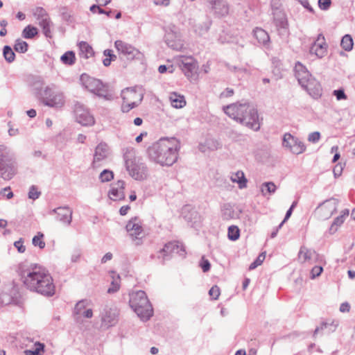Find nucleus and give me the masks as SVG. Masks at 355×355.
Listing matches in <instances>:
<instances>
[{"mask_svg":"<svg viewBox=\"0 0 355 355\" xmlns=\"http://www.w3.org/2000/svg\"><path fill=\"white\" fill-rule=\"evenodd\" d=\"M343 49L347 51H350L353 49L354 42L350 35H345L343 37L340 42Z\"/></svg>","mask_w":355,"mask_h":355,"instance_id":"obj_38","label":"nucleus"},{"mask_svg":"<svg viewBox=\"0 0 355 355\" xmlns=\"http://www.w3.org/2000/svg\"><path fill=\"white\" fill-rule=\"evenodd\" d=\"M126 230L132 240L139 239L143 232L140 221L137 218H132L128 221L125 226Z\"/></svg>","mask_w":355,"mask_h":355,"instance_id":"obj_22","label":"nucleus"},{"mask_svg":"<svg viewBox=\"0 0 355 355\" xmlns=\"http://www.w3.org/2000/svg\"><path fill=\"white\" fill-rule=\"evenodd\" d=\"M110 154L108 145L105 142H101L95 148L93 159V166L97 167L101 162L106 159Z\"/></svg>","mask_w":355,"mask_h":355,"instance_id":"obj_21","label":"nucleus"},{"mask_svg":"<svg viewBox=\"0 0 355 355\" xmlns=\"http://www.w3.org/2000/svg\"><path fill=\"white\" fill-rule=\"evenodd\" d=\"M324 40V37L321 40L318 37L310 48V53L319 58H323L327 53V44Z\"/></svg>","mask_w":355,"mask_h":355,"instance_id":"obj_26","label":"nucleus"},{"mask_svg":"<svg viewBox=\"0 0 355 355\" xmlns=\"http://www.w3.org/2000/svg\"><path fill=\"white\" fill-rule=\"evenodd\" d=\"M115 48L118 53L127 60L140 59L141 53L132 45L122 40H116L114 42Z\"/></svg>","mask_w":355,"mask_h":355,"instance_id":"obj_12","label":"nucleus"},{"mask_svg":"<svg viewBox=\"0 0 355 355\" xmlns=\"http://www.w3.org/2000/svg\"><path fill=\"white\" fill-rule=\"evenodd\" d=\"M200 266L203 272H206L210 269V263L207 259H205L204 257H202Z\"/></svg>","mask_w":355,"mask_h":355,"instance_id":"obj_57","label":"nucleus"},{"mask_svg":"<svg viewBox=\"0 0 355 355\" xmlns=\"http://www.w3.org/2000/svg\"><path fill=\"white\" fill-rule=\"evenodd\" d=\"M37 34V29L31 25L26 26L22 31V36L26 39H31L34 37Z\"/></svg>","mask_w":355,"mask_h":355,"instance_id":"obj_42","label":"nucleus"},{"mask_svg":"<svg viewBox=\"0 0 355 355\" xmlns=\"http://www.w3.org/2000/svg\"><path fill=\"white\" fill-rule=\"evenodd\" d=\"M44 234L41 232H38L36 236L33 238L32 243L34 246H37L40 249L44 248L46 244L43 241Z\"/></svg>","mask_w":355,"mask_h":355,"instance_id":"obj_46","label":"nucleus"},{"mask_svg":"<svg viewBox=\"0 0 355 355\" xmlns=\"http://www.w3.org/2000/svg\"><path fill=\"white\" fill-rule=\"evenodd\" d=\"M57 214V220L64 225H70L72 220V210L69 207H60L52 210Z\"/></svg>","mask_w":355,"mask_h":355,"instance_id":"obj_24","label":"nucleus"},{"mask_svg":"<svg viewBox=\"0 0 355 355\" xmlns=\"http://www.w3.org/2000/svg\"><path fill=\"white\" fill-rule=\"evenodd\" d=\"M3 55L5 60L10 63L15 60V54L10 46H5L3 49Z\"/></svg>","mask_w":355,"mask_h":355,"instance_id":"obj_43","label":"nucleus"},{"mask_svg":"<svg viewBox=\"0 0 355 355\" xmlns=\"http://www.w3.org/2000/svg\"><path fill=\"white\" fill-rule=\"evenodd\" d=\"M230 180L233 182H236L240 189L245 188L247 184V180L245 177L244 173L241 171H238L234 173L230 176Z\"/></svg>","mask_w":355,"mask_h":355,"instance_id":"obj_34","label":"nucleus"},{"mask_svg":"<svg viewBox=\"0 0 355 355\" xmlns=\"http://www.w3.org/2000/svg\"><path fill=\"white\" fill-rule=\"evenodd\" d=\"M79 55L82 58L87 59L94 55L92 47L86 42H80L78 44Z\"/></svg>","mask_w":355,"mask_h":355,"instance_id":"obj_33","label":"nucleus"},{"mask_svg":"<svg viewBox=\"0 0 355 355\" xmlns=\"http://www.w3.org/2000/svg\"><path fill=\"white\" fill-rule=\"evenodd\" d=\"M212 9L215 13L219 16H226L229 13L230 6L227 2L225 0H220Z\"/></svg>","mask_w":355,"mask_h":355,"instance_id":"obj_32","label":"nucleus"},{"mask_svg":"<svg viewBox=\"0 0 355 355\" xmlns=\"http://www.w3.org/2000/svg\"><path fill=\"white\" fill-rule=\"evenodd\" d=\"M331 4V0H318V6L322 10H327Z\"/></svg>","mask_w":355,"mask_h":355,"instance_id":"obj_54","label":"nucleus"},{"mask_svg":"<svg viewBox=\"0 0 355 355\" xmlns=\"http://www.w3.org/2000/svg\"><path fill=\"white\" fill-rule=\"evenodd\" d=\"M130 306L143 321L149 320L153 315L152 305L143 291H138L130 295Z\"/></svg>","mask_w":355,"mask_h":355,"instance_id":"obj_4","label":"nucleus"},{"mask_svg":"<svg viewBox=\"0 0 355 355\" xmlns=\"http://www.w3.org/2000/svg\"><path fill=\"white\" fill-rule=\"evenodd\" d=\"M17 173L16 162L0 164V178L4 180H11Z\"/></svg>","mask_w":355,"mask_h":355,"instance_id":"obj_23","label":"nucleus"},{"mask_svg":"<svg viewBox=\"0 0 355 355\" xmlns=\"http://www.w3.org/2000/svg\"><path fill=\"white\" fill-rule=\"evenodd\" d=\"M211 24V21L207 20L202 24H196L194 26V31L198 35H202L209 31Z\"/></svg>","mask_w":355,"mask_h":355,"instance_id":"obj_39","label":"nucleus"},{"mask_svg":"<svg viewBox=\"0 0 355 355\" xmlns=\"http://www.w3.org/2000/svg\"><path fill=\"white\" fill-rule=\"evenodd\" d=\"M283 146L288 148L293 154L299 155L306 150L304 144L290 133H286L283 137Z\"/></svg>","mask_w":355,"mask_h":355,"instance_id":"obj_15","label":"nucleus"},{"mask_svg":"<svg viewBox=\"0 0 355 355\" xmlns=\"http://www.w3.org/2000/svg\"><path fill=\"white\" fill-rule=\"evenodd\" d=\"M20 295L17 292V289L15 288V296H10L6 292L3 293L0 296V300L2 304L7 305L12 303L16 304L18 302Z\"/></svg>","mask_w":355,"mask_h":355,"instance_id":"obj_36","label":"nucleus"},{"mask_svg":"<svg viewBox=\"0 0 355 355\" xmlns=\"http://www.w3.org/2000/svg\"><path fill=\"white\" fill-rule=\"evenodd\" d=\"M180 148V142L175 138H162L148 148V154L153 162L171 166L177 162Z\"/></svg>","mask_w":355,"mask_h":355,"instance_id":"obj_2","label":"nucleus"},{"mask_svg":"<svg viewBox=\"0 0 355 355\" xmlns=\"http://www.w3.org/2000/svg\"><path fill=\"white\" fill-rule=\"evenodd\" d=\"M87 302L85 300H80L76 303L74 307V314L77 315H83L86 318H91L93 315V312L91 309H86Z\"/></svg>","mask_w":355,"mask_h":355,"instance_id":"obj_27","label":"nucleus"},{"mask_svg":"<svg viewBox=\"0 0 355 355\" xmlns=\"http://www.w3.org/2000/svg\"><path fill=\"white\" fill-rule=\"evenodd\" d=\"M250 112H252V110ZM254 112L251 114L248 112H242L241 116H239L237 122L254 131L259 130L260 129V121L257 110L254 107Z\"/></svg>","mask_w":355,"mask_h":355,"instance_id":"obj_14","label":"nucleus"},{"mask_svg":"<svg viewBox=\"0 0 355 355\" xmlns=\"http://www.w3.org/2000/svg\"><path fill=\"white\" fill-rule=\"evenodd\" d=\"M44 345L40 343H36L35 344L34 349H26L24 354L26 355H38L40 352L43 350Z\"/></svg>","mask_w":355,"mask_h":355,"instance_id":"obj_48","label":"nucleus"},{"mask_svg":"<svg viewBox=\"0 0 355 355\" xmlns=\"http://www.w3.org/2000/svg\"><path fill=\"white\" fill-rule=\"evenodd\" d=\"M220 148V144L214 139H207L204 144L199 145V150L205 153L207 150H216Z\"/></svg>","mask_w":355,"mask_h":355,"instance_id":"obj_31","label":"nucleus"},{"mask_svg":"<svg viewBox=\"0 0 355 355\" xmlns=\"http://www.w3.org/2000/svg\"><path fill=\"white\" fill-rule=\"evenodd\" d=\"M110 277L112 282L110 288L107 289V293H114L118 291L120 288L121 278L119 275L116 274L114 271L110 272Z\"/></svg>","mask_w":355,"mask_h":355,"instance_id":"obj_35","label":"nucleus"},{"mask_svg":"<svg viewBox=\"0 0 355 355\" xmlns=\"http://www.w3.org/2000/svg\"><path fill=\"white\" fill-rule=\"evenodd\" d=\"M320 139V134L319 132H313L309 135L308 140L312 143L318 142Z\"/></svg>","mask_w":355,"mask_h":355,"instance_id":"obj_56","label":"nucleus"},{"mask_svg":"<svg viewBox=\"0 0 355 355\" xmlns=\"http://www.w3.org/2000/svg\"><path fill=\"white\" fill-rule=\"evenodd\" d=\"M42 103L51 107H61L64 104L63 93L55 90V85L47 86L42 93Z\"/></svg>","mask_w":355,"mask_h":355,"instance_id":"obj_8","label":"nucleus"},{"mask_svg":"<svg viewBox=\"0 0 355 355\" xmlns=\"http://www.w3.org/2000/svg\"><path fill=\"white\" fill-rule=\"evenodd\" d=\"M327 325H328L327 322H322V323L320 324V327H317V328L315 329V331H314V332H313V336H316V334H317L318 333H319L320 331H323V330L326 329V328L327 327Z\"/></svg>","mask_w":355,"mask_h":355,"instance_id":"obj_63","label":"nucleus"},{"mask_svg":"<svg viewBox=\"0 0 355 355\" xmlns=\"http://www.w3.org/2000/svg\"><path fill=\"white\" fill-rule=\"evenodd\" d=\"M345 220V219L343 216H338L336 217L330 227V232L331 233L336 232L338 227L340 226L344 223Z\"/></svg>","mask_w":355,"mask_h":355,"instance_id":"obj_49","label":"nucleus"},{"mask_svg":"<svg viewBox=\"0 0 355 355\" xmlns=\"http://www.w3.org/2000/svg\"><path fill=\"white\" fill-rule=\"evenodd\" d=\"M28 45L26 42L17 39L14 45V49L19 53H24L28 51Z\"/></svg>","mask_w":355,"mask_h":355,"instance_id":"obj_44","label":"nucleus"},{"mask_svg":"<svg viewBox=\"0 0 355 355\" xmlns=\"http://www.w3.org/2000/svg\"><path fill=\"white\" fill-rule=\"evenodd\" d=\"M270 8L272 12V15H275L276 13H282L285 12L283 7L282 3L281 0H271L270 3Z\"/></svg>","mask_w":355,"mask_h":355,"instance_id":"obj_40","label":"nucleus"},{"mask_svg":"<svg viewBox=\"0 0 355 355\" xmlns=\"http://www.w3.org/2000/svg\"><path fill=\"white\" fill-rule=\"evenodd\" d=\"M300 3L304 8H306L307 10H309V12L313 13L314 12V10L313 8L311 7V6L309 4V0H302L300 2Z\"/></svg>","mask_w":355,"mask_h":355,"instance_id":"obj_62","label":"nucleus"},{"mask_svg":"<svg viewBox=\"0 0 355 355\" xmlns=\"http://www.w3.org/2000/svg\"><path fill=\"white\" fill-rule=\"evenodd\" d=\"M295 76L299 84L314 98H318L322 94L320 83L312 76L306 66L297 62L294 67Z\"/></svg>","mask_w":355,"mask_h":355,"instance_id":"obj_3","label":"nucleus"},{"mask_svg":"<svg viewBox=\"0 0 355 355\" xmlns=\"http://www.w3.org/2000/svg\"><path fill=\"white\" fill-rule=\"evenodd\" d=\"M209 295L213 300H217L220 295V288L217 286H212L209 291Z\"/></svg>","mask_w":355,"mask_h":355,"instance_id":"obj_53","label":"nucleus"},{"mask_svg":"<svg viewBox=\"0 0 355 355\" xmlns=\"http://www.w3.org/2000/svg\"><path fill=\"white\" fill-rule=\"evenodd\" d=\"M80 81L82 85L90 92L106 100L111 99V95L107 94L106 86L100 80L87 74H82Z\"/></svg>","mask_w":355,"mask_h":355,"instance_id":"obj_6","label":"nucleus"},{"mask_svg":"<svg viewBox=\"0 0 355 355\" xmlns=\"http://www.w3.org/2000/svg\"><path fill=\"white\" fill-rule=\"evenodd\" d=\"M261 192L263 196L267 194H273L277 189L276 185L272 182H264L261 185Z\"/></svg>","mask_w":355,"mask_h":355,"instance_id":"obj_37","label":"nucleus"},{"mask_svg":"<svg viewBox=\"0 0 355 355\" xmlns=\"http://www.w3.org/2000/svg\"><path fill=\"white\" fill-rule=\"evenodd\" d=\"M322 271L323 268L322 264H320V266H314L311 270V278L315 279V277L320 276Z\"/></svg>","mask_w":355,"mask_h":355,"instance_id":"obj_52","label":"nucleus"},{"mask_svg":"<svg viewBox=\"0 0 355 355\" xmlns=\"http://www.w3.org/2000/svg\"><path fill=\"white\" fill-rule=\"evenodd\" d=\"M178 62L182 71L188 78L192 77L196 72L197 62L192 56H179Z\"/></svg>","mask_w":355,"mask_h":355,"instance_id":"obj_17","label":"nucleus"},{"mask_svg":"<svg viewBox=\"0 0 355 355\" xmlns=\"http://www.w3.org/2000/svg\"><path fill=\"white\" fill-rule=\"evenodd\" d=\"M327 327L326 329H329V333L334 332L336 331L337 327L338 326V321H332L330 323H328Z\"/></svg>","mask_w":355,"mask_h":355,"instance_id":"obj_60","label":"nucleus"},{"mask_svg":"<svg viewBox=\"0 0 355 355\" xmlns=\"http://www.w3.org/2000/svg\"><path fill=\"white\" fill-rule=\"evenodd\" d=\"M254 35L257 40L259 43L265 46H268L270 44V37L268 33L261 28H256L254 30Z\"/></svg>","mask_w":355,"mask_h":355,"instance_id":"obj_30","label":"nucleus"},{"mask_svg":"<svg viewBox=\"0 0 355 355\" xmlns=\"http://www.w3.org/2000/svg\"><path fill=\"white\" fill-rule=\"evenodd\" d=\"M272 21L280 37H286L289 35L288 22L285 12L272 15Z\"/></svg>","mask_w":355,"mask_h":355,"instance_id":"obj_18","label":"nucleus"},{"mask_svg":"<svg viewBox=\"0 0 355 355\" xmlns=\"http://www.w3.org/2000/svg\"><path fill=\"white\" fill-rule=\"evenodd\" d=\"M113 178H114L113 172L110 170H107V169L103 170L100 173V175H99V179L102 182H109V181L112 180Z\"/></svg>","mask_w":355,"mask_h":355,"instance_id":"obj_47","label":"nucleus"},{"mask_svg":"<svg viewBox=\"0 0 355 355\" xmlns=\"http://www.w3.org/2000/svg\"><path fill=\"white\" fill-rule=\"evenodd\" d=\"M76 121L84 126H92L95 123L94 116L87 108L80 103H76L74 106Z\"/></svg>","mask_w":355,"mask_h":355,"instance_id":"obj_11","label":"nucleus"},{"mask_svg":"<svg viewBox=\"0 0 355 355\" xmlns=\"http://www.w3.org/2000/svg\"><path fill=\"white\" fill-rule=\"evenodd\" d=\"M41 193L37 191V189L35 186L33 185L30 187L29 192H28V198L32 200H36L37 199Z\"/></svg>","mask_w":355,"mask_h":355,"instance_id":"obj_51","label":"nucleus"},{"mask_svg":"<svg viewBox=\"0 0 355 355\" xmlns=\"http://www.w3.org/2000/svg\"><path fill=\"white\" fill-rule=\"evenodd\" d=\"M169 101L172 107L180 109L186 105V100L183 95L177 92H172L169 95Z\"/></svg>","mask_w":355,"mask_h":355,"instance_id":"obj_29","label":"nucleus"},{"mask_svg":"<svg viewBox=\"0 0 355 355\" xmlns=\"http://www.w3.org/2000/svg\"><path fill=\"white\" fill-rule=\"evenodd\" d=\"M334 95L336 97L338 101L347 99V96L343 89H336L333 92Z\"/></svg>","mask_w":355,"mask_h":355,"instance_id":"obj_55","label":"nucleus"},{"mask_svg":"<svg viewBox=\"0 0 355 355\" xmlns=\"http://www.w3.org/2000/svg\"><path fill=\"white\" fill-rule=\"evenodd\" d=\"M18 273L23 285L30 291L44 297L55 293L53 279L44 266L37 263L20 266Z\"/></svg>","mask_w":355,"mask_h":355,"instance_id":"obj_1","label":"nucleus"},{"mask_svg":"<svg viewBox=\"0 0 355 355\" xmlns=\"http://www.w3.org/2000/svg\"><path fill=\"white\" fill-rule=\"evenodd\" d=\"M233 94H234V90L232 89H231V88H226L225 89V91H223L220 94V97L221 98H227V97L232 96Z\"/></svg>","mask_w":355,"mask_h":355,"instance_id":"obj_61","label":"nucleus"},{"mask_svg":"<svg viewBox=\"0 0 355 355\" xmlns=\"http://www.w3.org/2000/svg\"><path fill=\"white\" fill-rule=\"evenodd\" d=\"M125 182L123 180H119L113 184L108 193L110 198L112 200H120L125 198L124 193Z\"/></svg>","mask_w":355,"mask_h":355,"instance_id":"obj_25","label":"nucleus"},{"mask_svg":"<svg viewBox=\"0 0 355 355\" xmlns=\"http://www.w3.org/2000/svg\"><path fill=\"white\" fill-rule=\"evenodd\" d=\"M266 258V252H262L261 253L258 257L256 259V260L254 261H253L250 265V267H249V269L250 270H254L255 269L257 266L261 265V263L263 262L264 259Z\"/></svg>","mask_w":355,"mask_h":355,"instance_id":"obj_50","label":"nucleus"},{"mask_svg":"<svg viewBox=\"0 0 355 355\" xmlns=\"http://www.w3.org/2000/svg\"><path fill=\"white\" fill-rule=\"evenodd\" d=\"M153 3L157 6H168L170 4V0H153Z\"/></svg>","mask_w":355,"mask_h":355,"instance_id":"obj_64","label":"nucleus"},{"mask_svg":"<svg viewBox=\"0 0 355 355\" xmlns=\"http://www.w3.org/2000/svg\"><path fill=\"white\" fill-rule=\"evenodd\" d=\"M15 153L8 146L0 145V164L15 162Z\"/></svg>","mask_w":355,"mask_h":355,"instance_id":"obj_28","label":"nucleus"},{"mask_svg":"<svg viewBox=\"0 0 355 355\" xmlns=\"http://www.w3.org/2000/svg\"><path fill=\"white\" fill-rule=\"evenodd\" d=\"M60 60L62 62V63L68 65H71L75 62V53L71 51H67L61 56Z\"/></svg>","mask_w":355,"mask_h":355,"instance_id":"obj_41","label":"nucleus"},{"mask_svg":"<svg viewBox=\"0 0 355 355\" xmlns=\"http://www.w3.org/2000/svg\"><path fill=\"white\" fill-rule=\"evenodd\" d=\"M23 243L24 241L22 239H20L14 243V246L17 249L19 253H23L26 250V247L23 245Z\"/></svg>","mask_w":355,"mask_h":355,"instance_id":"obj_58","label":"nucleus"},{"mask_svg":"<svg viewBox=\"0 0 355 355\" xmlns=\"http://www.w3.org/2000/svg\"><path fill=\"white\" fill-rule=\"evenodd\" d=\"M164 40L166 44L171 49L175 51H182L184 48V42L179 32L168 29L166 31Z\"/></svg>","mask_w":355,"mask_h":355,"instance_id":"obj_16","label":"nucleus"},{"mask_svg":"<svg viewBox=\"0 0 355 355\" xmlns=\"http://www.w3.org/2000/svg\"><path fill=\"white\" fill-rule=\"evenodd\" d=\"M114 320H115L114 316L111 317L110 315L108 316V315H105L102 317L103 322H104L106 325H108V326L112 325L114 322Z\"/></svg>","mask_w":355,"mask_h":355,"instance_id":"obj_59","label":"nucleus"},{"mask_svg":"<svg viewBox=\"0 0 355 355\" xmlns=\"http://www.w3.org/2000/svg\"><path fill=\"white\" fill-rule=\"evenodd\" d=\"M121 98L123 99L121 110L123 112H128L141 103L144 94L137 87L125 88L121 92Z\"/></svg>","mask_w":355,"mask_h":355,"instance_id":"obj_5","label":"nucleus"},{"mask_svg":"<svg viewBox=\"0 0 355 355\" xmlns=\"http://www.w3.org/2000/svg\"><path fill=\"white\" fill-rule=\"evenodd\" d=\"M39 25L42 27L43 33L46 37H51V21L46 11L42 8H37L35 12Z\"/></svg>","mask_w":355,"mask_h":355,"instance_id":"obj_19","label":"nucleus"},{"mask_svg":"<svg viewBox=\"0 0 355 355\" xmlns=\"http://www.w3.org/2000/svg\"><path fill=\"white\" fill-rule=\"evenodd\" d=\"M338 200L330 198L321 202L315 209V214L320 220L329 219L336 211Z\"/></svg>","mask_w":355,"mask_h":355,"instance_id":"obj_10","label":"nucleus"},{"mask_svg":"<svg viewBox=\"0 0 355 355\" xmlns=\"http://www.w3.org/2000/svg\"><path fill=\"white\" fill-rule=\"evenodd\" d=\"M125 167L130 176L134 180L142 181L148 176V170L141 159L134 157L125 161Z\"/></svg>","mask_w":355,"mask_h":355,"instance_id":"obj_7","label":"nucleus"},{"mask_svg":"<svg viewBox=\"0 0 355 355\" xmlns=\"http://www.w3.org/2000/svg\"><path fill=\"white\" fill-rule=\"evenodd\" d=\"M228 239L231 241H236L240 236V231L237 226L231 225L228 228Z\"/></svg>","mask_w":355,"mask_h":355,"instance_id":"obj_45","label":"nucleus"},{"mask_svg":"<svg viewBox=\"0 0 355 355\" xmlns=\"http://www.w3.org/2000/svg\"><path fill=\"white\" fill-rule=\"evenodd\" d=\"M298 260L300 262L302 263H325V260L322 255L318 254L314 250L309 249L305 246H302L300 248V251L298 252Z\"/></svg>","mask_w":355,"mask_h":355,"instance_id":"obj_13","label":"nucleus"},{"mask_svg":"<svg viewBox=\"0 0 355 355\" xmlns=\"http://www.w3.org/2000/svg\"><path fill=\"white\" fill-rule=\"evenodd\" d=\"M224 112L230 118L237 121L239 116H241L242 112H248L252 114L250 111L254 112V106L248 102H236L223 107Z\"/></svg>","mask_w":355,"mask_h":355,"instance_id":"obj_9","label":"nucleus"},{"mask_svg":"<svg viewBox=\"0 0 355 355\" xmlns=\"http://www.w3.org/2000/svg\"><path fill=\"white\" fill-rule=\"evenodd\" d=\"M159 253L160 254L159 257L162 256V259H164L166 257L175 253L184 257L185 251L181 243L177 241H173L166 243L164 248L159 250Z\"/></svg>","mask_w":355,"mask_h":355,"instance_id":"obj_20","label":"nucleus"}]
</instances>
